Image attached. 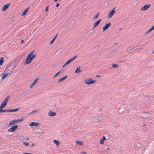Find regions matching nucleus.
I'll use <instances>...</instances> for the list:
<instances>
[{
	"label": "nucleus",
	"mask_w": 154,
	"mask_h": 154,
	"mask_svg": "<svg viewBox=\"0 0 154 154\" xmlns=\"http://www.w3.org/2000/svg\"><path fill=\"white\" fill-rule=\"evenodd\" d=\"M11 64H9L7 66L6 68L5 69L4 72H6V73H3L2 74V79H5L6 77H7L8 75L12 73L13 71L11 70L9 71V69L11 67Z\"/></svg>",
	"instance_id": "1"
},
{
	"label": "nucleus",
	"mask_w": 154,
	"mask_h": 154,
	"mask_svg": "<svg viewBox=\"0 0 154 154\" xmlns=\"http://www.w3.org/2000/svg\"><path fill=\"white\" fill-rule=\"evenodd\" d=\"M31 54H30V53L28 54V56H27V58L26 59V60L24 63L25 65L29 64L31 63L32 60H33L32 57V55H31Z\"/></svg>",
	"instance_id": "2"
},
{
	"label": "nucleus",
	"mask_w": 154,
	"mask_h": 154,
	"mask_svg": "<svg viewBox=\"0 0 154 154\" xmlns=\"http://www.w3.org/2000/svg\"><path fill=\"white\" fill-rule=\"evenodd\" d=\"M96 82V80H93L92 79L90 78H88L87 79H85V83L88 85L93 84Z\"/></svg>",
	"instance_id": "3"
},
{
	"label": "nucleus",
	"mask_w": 154,
	"mask_h": 154,
	"mask_svg": "<svg viewBox=\"0 0 154 154\" xmlns=\"http://www.w3.org/2000/svg\"><path fill=\"white\" fill-rule=\"evenodd\" d=\"M10 95L8 96L3 101H2L0 106L5 107L6 106V105L8 101H9V99H10Z\"/></svg>",
	"instance_id": "4"
},
{
	"label": "nucleus",
	"mask_w": 154,
	"mask_h": 154,
	"mask_svg": "<svg viewBox=\"0 0 154 154\" xmlns=\"http://www.w3.org/2000/svg\"><path fill=\"white\" fill-rule=\"evenodd\" d=\"M24 119V118H22L19 119L13 120L9 122V124L10 125H12L16 123L22 121Z\"/></svg>",
	"instance_id": "5"
},
{
	"label": "nucleus",
	"mask_w": 154,
	"mask_h": 154,
	"mask_svg": "<svg viewBox=\"0 0 154 154\" xmlns=\"http://www.w3.org/2000/svg\"><path fill=\"white\" fill-rule=\"evenodd\" d=\"M116 12L115 8H113L112 10L110 11L108 14V18L109 19L111 18Z\"/></svg>",
	"instance_id": "6"
},
{
	"label": "nucleus",
	"mask_w": 154,
	"mask_h": 154,
	"mask_svg": "<svg viewBox=\"0 0 154 154\" xmlns=\"http://www.w3.org/2000/svg\"><path fill=\"white\" fill-rule=\"evenodd\" d=\"M18 126L17 125H15L13 126L11 128L9 129L8 131V132H14L16 130Z\"/></svg>",
	"instance_id": "7"
},
{
	"label": "nucleus",
	"mask_w": 154,
	"mask_h": 154,
	"mask_svg": "<svg viewBox=\"0 0 154 154\" xmlns=\"http://www.w3.org/2000/svg\"><path fill=\"white\" fill-rule=\"evenodd\" d=\"M151 6L150 4H146L140 9L141 11H145L147 10Z\"/></svg>",
	"instance_id": "8"
},
{
	"label": "nucleus",
	"mask_w": 154,
	"mask_h": 154,
	"mask_svg": "<svg viewBox=\"0 0 154 154\" xmlns=\"http://www.w3.org/2000/svg\"><path fill=\"white\" fill-rule=\"evenodd\" d=\"M142 117L146 119H149L151 117V115L147 112H143L141 113Z\"/></svg>",
	"instance_id": "9"
},
{
	"label": "nucleus",
	"mask_w": 154,
	"mask_h": 154,
	"mask_svg": "<svg viewBox=\"0 0 154 154\" xmlns=\"http://www.w3.org/2000/svg\"><path fill=\"white\" fill-rule=\"evenodd\" d=\"M10 3H9L4 5L1 9L2 11H5L8 8L10 5Z\"/></svg>",
	"instance_id": "10"
},
{
	"label": "nucleus",
	"mask_w": 154,
	"mask_h": 154,
	"mask_svg": "<svg viewBox=\"0 0 154 154\" xmlns=\"http://www.w3.org/2000/svg\"><path fill=\"white\" fill-rule=\"evenodd\" d=\"M102 19H100L96 22H95L93 24V27L92 29H94L95 27H96L100 23V22L101 21Z\"/></svg>",
	"instance_id": "11"
},
{
	"label": "nucleus",
	"mask_w": 154,
	"mask_h": 154,
	"mask_svg": "<svg viewBox=\"0 0 154 154\" xmlns=\"http://www.w3.org/2000/svg\"><path fill=\"white\" fill-rule=\"evenodd\" d=\"M111 23L110 22L108 23H106V25L103 27V32L105 31L110 26Z\"/></svg>",
	"instance_id": "12"
},
{
	"label": "nucleus",
	"mask_w": 154,
	"mask_h": 154,
	"mask_svg": "<svg viewBox=\"0 0 154 154\" xmlns=\"http://www.w3.org/2000/svg\"><path fill=\"white\" fill-rule=\"evenodd\" d=\"M40 123L35 122H32L29 123V125L32 128H33L34 126H37Z\"/></svg>",
	"instance_id": "13"
},
{
	"label": "nucleus",
	"mask_w": 154,
	"mask_h": 154,
	"mask_svg": "<svg viewBox=\"0 0 154 154\" xmlns=\"http://www.w3.org/2000/svg\"><path fill=\"white\" fill-rule=\"evenodd\" d=\"M56 115V112H54L51 111H49L48 112V116L50 117L54 116Z\"/></svg>",
	"instance_id": "14"
},
{
	"label": "nucleus",
	"mask_w": 154,
	"mask_h": 154,
	"mask_svg": "<svg viewBox=\"0 0 154 154\" xmlns=\"http://www.w3.org/2000/svg\"><path fill=\"white\" fill-rule=\"evenodd\" d=\"M94 118L96 122L100 121L103 119V117L100 116H94Z\"/></svg>",
	"instance_id": "15"
},
{
	"label": "nucleus",
	"mask_w": 154,
	"mask_h": 154,
	"mask_svg": "<svg viewBox=\"0 0 154 154\" xmlns=\"http://www.w3.org/2000/svg\"><path fill=\"white\" fill-rule=\"evenodd\" d=\"M5 107L3 106H0V113L4 112H8V109H3V108H5Z\"/></svg>",
	"instance_id": "16"
},
{
	"label": "nucleus",
	"mask_w": 154,
	"mask_h": 154,
	"mask_svg": "<svg viewBox=\"0 0 154 154\" xmlns=\"http://www.w3.org/2000/svg\"><path fill=\"white\" fill-rule=\"evenodd\" d=\"M22 57L21 56H19L17 57L15 60V63H18L22 59Z\"/></svg>",
	"instance_id": "17"
},
{
	"label": "nucleus",
	"mask_w": 154,
	"mask_h": 154,
	"mask_svg": "<svg viewBox=\"0 0 154 154\" xmlns=\"http://www.w3.org/2000/svg\"><path fill=\"white\" fill-rule=\"evenodd\" d=\"M39 79V78H37L36 79H35L34 81L33 82V83L30 85V88H32L35 84V83L38 81Z\"/></svg>",
	"instance_id": "18"
},
{
	"label": "nucleus",
	"mask_w": 154,
	"mask_h": 154,
	"mask_svg": "<svg viewBox=\"0 0 154 154\" xmlns=\"http://www.w3.org/2000/svg\"><path fill=\"white\" fill-rule=\"evenodd\" d=\"M20 109L19 108L13 109H8V112H16Z\"/></svg>",
	"instance_id": "19"
},
{
	"label": "nucleus",
	"mask_w": 154,
	"mask_h": 154,
	"mask_svg": "<svg viewBox=\"0 0 154 154\" xmlns=\"http://www.w3.org/2000/svg\"><path fill=\"white\" fill-rule=\"evenodd\" d=\"M67 75H66L64 77H63L61 78H60L58 81L57 83L59 82H62V81L64 80L65 79H66L67 77Z\"/></svg>",
	"instance_id": "20"
},
{
	"label": "nucleus",
	"mask_w": 154,
	"mask_h": 154,
	"mask_svg": "<svg viewBox=\"0 0 154 154\" xmlns=\"http://www.w3.org/2000/svg\"><path fill=\"white\" fill-rule=\"evenodd\" d=\"M29 7L27 8L23 12L22 14H21V16H23L26 15V13L28 11Z\"/></svg>",
	"instance_id": "21"
},
{
	"label": "nucleus",
	"mask_w": 154,
	"mask_h": 154,
	"mask_svg": "<svg viewBox=\"0 0 154 154\" xmlns=\"http://www.w3.org/2000/svg\"><path fill=\"white\" fill-rule=\"evenodd\" d=\"M81 71V67H77L75 70V72L76 73H79Z\"/></svg>",
	"instance_id": "22"
},
{
	"label": "nucleus",
	"mask_w": 154,
	"mask_h": 154,
	"mask_svg": "<svg viewBox=\"0 0 154 154\" xmlns=\"http://www.w3.org/2000/svg\"><path fill=\"white\" fill-rule=\"evenodd\" d=\"M135 51V49L133 48H131V47L128 48L127 49V51L131 53Z\"/></svg>",
	"instance_id": "23"
},
{
	"label": "nucleus",
	"mask_w": 154,
	"mask_h": 154,
	"mask_svg": "<svg viewBox=\"0 0 154 154\" xmlns=\"http://www.w3.org/2000/svg\"><path fill=\"white\" fill-rule=\"evenodd\" d=\"M76 144L82 146L83 145V143L82 142L79 140H76Z\"/></svg>",
	"instance_id": "24"
},
{
	"label": "nucleus",
	"mask_w": 154,
	"mask_h": 154,
	"mask_svg": "<svg viewBox=\"0 0 154 154\" xmlns=\"http://www.w3.org/2000/svg\"><path fill=\"white\" fill-rule=\"evenodd\" d=\"M34 51V50H33L32 52L30 53V54H31L32 55V57L33 60L37 56V55L36 54H33Z\"/></svg>",
	"instance_id": "25"
},
{
	"label": "nucleus",
	"mask_w": 154,
	"mask_h": 154,
	"mask_svg": "<svg viewBox=\"0 0 154 154\" xmlns=\"http://www.w3.org/2000/svg\"><path fill=\"white\" fill-rule=\"evenodd\" d=\"M54 143L56 144L57 146L59 145L60 144V142L57 140H54Z\"/></svg>",
	"instance_id": "26"
},
{
	"label": "nucleus",
	"mask_w": 154,
	"mask_h": 154,
	"mask_svg": "<svg viewBox=\"0 0 154 154\" xmlns=\"http://www.w3.org/2000/svg\"><path fill=\"white\" fill-rule=\"evenodd\" d=\"M4 62V57H2L0 59V66H1L2 65Z\"/></svg>",
	"instance_id": "27"
},
{
	"label": "nucleus",
	"mask_w": 154,
	"mask_h": 154,
	"mask_svg": "<svg viewBox=\"0 0 154 154\" xmlns=\"http://www.w3.org/2000/svg\"><path fill=\"white\" fill-rule=\"evenodd\" d=\"M135 147H137V148H139L141 147V144L139 143H137L135 146Z\"/></svg>",
	"instance_id": "28"
},
{
	"label": "nucleus",
	"mask_w": 154,
	"mask_h": 154,
	"mask_svg": "<svg viewBox=\"0 0 154 154\" xmlns=\"http://www.w3.org/2000/svg\"><path fill=\"white\" fill-rule=\"evenodd\" d=\"M112 66L113 68H117L118 67L119 65L117 64H113L112 65Z\"/></svg>",
	"instance_id": "29"
},
{
	"label": "nucleus",
	"mask_w": 154,
	"mask_h": 154,
	"mask_svg": "<svg viewBox=\"0 0 154 154\" xmlns=\"http://www.w3.org/2000/svg\"><path fill=\"white\" fill-rule=\"evenodd\" d=\"M100 14V12H98L94 17L93 19H95L97 18L99 16Z\"/></svg>",
	"instance_id": "30"
},
{
	"label": "nucleus",
	"mask_w": 154,
	"mask_h": 154,
	"mask_svg": "<svg viewBox=\"0 0 154 154\" xmlns=\"http://www.w3.org/2000/svg\"><path fill=\"white\" fill-rule=\"evenodd\" d=\"M64 72V71L63 70H61L60 71L58 72L55 74V76H57L59 74H60V73H63Z\"/></svg>",
	"instance_id": "31"
},
{
	"label": "nucleus",
	"mask_w": 154,
	"mask_h": 154,
	"mask_svg": "<svg viewBox=\"0 0 154 154\" xmlns=\"http://www.w3.org/2000/svg\"><path fill=\"white\" fill-rule=\"evenodd\" d=\"M72 60H71V59H70L69 60H68L67 61L66 63V64L67 65L69 64L71 62H72Z\"/></svg>",
	"instance_id": "32"
},
{
	"label": "nucleus",
	"mask_w": 154,
	"mask_h": 154,
	"mask_svg": "<svg viewBox=\"0 0 154 154\" xmlns=\"http://www.w3.org/2000/svg\"><path fill=\"white\" fill-rule=\"evenodd\" d=\"M55 38H53V39L50 42V45H51L52 44H53V42H54V40H55Z\"/></svg>",
	"instance_id": "33"
},
{
	"label": "nucleus",
	"mask_w": 154,
	"mask_h": 154,
	"mask_svg": "<svg viewBox=\"0 0 154 154\" xmlns=\"http://www.w3.org/2000/svg\"><path fill=\"white\" fill-rule=\"evenodd\" d=\"M23 145L26 146H28L29 145V143L27 142H24L23 143Z\"/></svg>",
	"instance_id": "34"
},
{
	"label": "nucleus",
	"mask_w": 154,
	"mask_h": 154,
	"mask_svg": "<svg viewBox=\"0 0 154 154\" xmlns=\"http://www.w3.org/2000/svg\"><path fill=\"white\" fill-rule=\"evenodd\" d=\"M104 140L102 139L100 140V143L101 144H103L104 143Z\"/></svg>",
	"instance_id": "35"
},
{
	"label": "nucleus",
	"mask_w": 154,
	"mask_h": 154,
	"mask_svg": "<svg viewBox=\"0 0 154 154\" xmlns=\"http://www.w3.org/2000/svg\"><path fill=\"white\" fill-rule=\"evenodd\" d=\"M77 57V55H76V56L70 58L71 60H72V61H73Z\"/></svg>",
	"instance_id": "36"
},
{
	"label": "nucleus",
	"mask_w": 154,
	"mask_h": 154,
	"mask_svg": "<svg viewBox=\"0 0 154 154\" xmlns=\"http://www.w3.org/2000/svg\"><path fill=\"white\" fill-rule=\"evenodd\" d=\"M77 57V55H76V56L70 58L71 60H72V61H73Z\"/></svg>",
	"instance_id": "37"
},
{
	"label": "nucleus",
	"mask_w": 154,
	"mask_h": 154,
	"mask_svg": "<svg viewBox=\"0 0 154 154\" xmlns=\"http://www.w3.org/2000/svg\"><path fill=\"white\" fill-rule=\"evenodd\" d=\"M48 11V6H47L45 9V11L46 12L47 11Z\"/></svg>",
	"instance_id": "38"
},
{
	"label": "nucleus",
	"mask_w": 154,
	"mask_h": 154,
	"mask_svg": "<svg viewBox=\"0 0 154 154\" xmlns=\"http://www.w3.org/2000/svg\"><path fill=\"white\" fill-rule=\"evenodd\" d=\"M153 30L151 28H150L147 31V33H149V32Z\"/></svg>",
	"instance_id": "39"
},
{
	"label": "nucleus",
	"mask_w": 154,
	"mask_h": 154,
	"mask_svg": "<svg viewBox=\"0 0 154 154\" xmlns=\"http://www.w3.org/2000/svg\"><path fill=\"white\" fill-rule=\"evenodd\" d=\"M59 5H60V4L59 3H57L56 4L55 7H56L57 8L59 6Z\"/></svg>",
	"instance_id": "40"
},
{
	"label": "nucleus",
	"mask_w": 154,
	"mask_h": 154,
	"mask_svg": "<svg viewBox=\"0 0 154 154\" xmlns=\"http://www.w3.org/2000/svg\"><path fill=\"white\" fill-rule=\"evenodd\" d=\"M102 139H103L104 141V140L106 139V138L105 136H103Z\"/></svg>",
	"instance_id": "41"
},
{
	"label": "nucleus",
	"mask_w": 154,
	"mask_h": 154,
	"mask_svg": "<svg viewBox=\"0 0 154 154\" xmlns=\"http://www.w3.org/2000/svg\"><path fill=\"white\" fill-rule=\"evenodd\" d=\"M37 110H34L33 111H32L31 113V114H32L33 113H34V112H37Z\"/></svg>",
	"instance_id": "42"
},
{
	"label": "nucleus",
	"mask_w": 154,
	"mask_h": 154,
	"mask_svg": "<svg viewBox=\"0 0 154 154\" xmlns=\"http://www.w3.org/2000/svg\"><path fill=\"white\" fill-rule=\"evenodd\" d=\"M27 93H26L25 92H24L23 94V97H24L25 95H26V94Z\"/></svg>",
	"instance_id": "43"
},
{
	"label": "nucleus",
	"mask_w": 154,
	"mask_h": 154,
	"mask_svg": "<svg viewBox=\"0 0 154 154\" xmlns=\"http://www.w3.org/2000/svg\"><path fill=\"white\" fill-rule=\"evenodd\" d=\"M153 30L154 29V25L151 28Z\"/></svg>",
	"instance_id": "44"
},
{
	"label": "nucleus",
	"mask_w": 154,
	"mask_h": 154,
	"mask_svg": "<svg viewBox=\"0 0 154 154\" xmlns=\"http://www.w3.org/2000/svg\"><path fill=\"white\" fill-rule=\"evenodd\" d=\"M23 154H31L30 153L25 152V153H23Z\"/></svg>",
	"instance_id": "45"
},
{
	"label": "nucleus",
	"mask_w": 154,
	"mask_h": 154,
	"mask_svg": "<svg viewBox=\"0 0 154 154\" xmlns=\"http://www.w3.org/2000/svg\"><path fill=\"white\" fill-rule=\"evenodd\" d=\"M102 108H100L98 109V111H102Z\"/></svg>",
	"instance_id": "46"
},
{
	"label": "nucleus",
	"mask_w": 154,
	"mask_h": 154,
	"mask_svg": "<svg viewBox=\"0 0 154 154\" xmlns=\"http://www.w3.org/2000/svg\"><path fill=\"white\" fill-rule=\"evenodd\" d=\"M24 42V41L23 40H21V43L23 44Z\"/></svg>",
	"instance_id": "47"
},
{
	"label": "nucleus",
	"mask_w": 154,
	"mask_h": 154,
	"mask_svg": "<svg viewBox=\"0 0 154 154\" xmlns=\"http://www.w3.org/2000/svg\"><path fill=\"white\" fill-rule=\"evenodd\" d=\"M67 65L66 64V63H65L64 65L63 66V67H64L65 66H66Z\"/></svg>",
	"instance_id": "48"
},
{
	"label": "nucleus",
	"mask_w": 154,
	"mask_h": 154,
	"mask_svg": "<svg viewBox=\"0 0 154 154\" xmlns=\"http://www.w3.org/2000/svg\"><path fill=\"white\" fill-rule=\"evenodd\" d=\"M143 95L144 96H146V97H147V96H146V94L145 93H143Z\"/></svg>",
	"instance_id": "49"
},
{
	"label": "nucleus",
	"mask_w": 154,
	"mask_h": 154,
	"mask_svg": "<svg viewBox=\"0 0 154 154\" xmlns=\"http://www.w3.org/2000/svg\"><path fill=\"white\" fill-rule=\"evenodd\" d=\"M82 153H84V154H87V152H84V151H82Z\"/></svg>",
	"instance_id": "50"
},
{
	"label": "nucleus",
	"mask_w": 154,
	"mask_h": 154,
	"mask_svg": "<svg viewBox=\"0 0 154 154\" xmlns=\"http://www.w3.org/2000/svg\"><path fill=\"white\" fill-rule=\"evenodd\" d=\"M34 146H35V144L34 143H32V145H31L30 146V147Z\"/></svg>",
	"instance_id": "51"
},
{
	"label": "nucleus",
	"mask_w": 154,
	"mask_h": 154,
	"mask_svg": "<svg viewBox=\"0 0 154 154\" xmlns=\"http://www.w3.org/2000/svg\"><path fill=\"white\" fill-rule=\"evenodd\" d=\"M58 34H57L54 37V38H55V39H56V38H57V35Z\"/></svg>",
	"instance_id": "52"
},
{
	"label": "nucleus",
	"mask_w": 154,
	"mask_h": 154,
	"mask_svg": "<svg viewBox=\"0 0 154 154\" xmlns=\"http://www.w3.org/2000/svg\"><path fill=\"white\" fill-rule=\"evenodd\" d=\"M96 77H100V75H97L96 76Z\"/></svg>",
	"instance_id": "53"
},
{
	"label": "nucleus",
	"mask_w": 154,
	"mask_h": 154,
	"mask_svg": "<svg viewBox=\"0 0 154 154\" xmlns=\"http://www.w3.org/2000/svg\"><path fill=\"white\" fill-rule=\"evenodd\" d=\"M2 80H1L0 81V84L2 83Z\"/></svg>",
	"instance_id": "54"
},
{
	"label": "nucleus",
	"mask_w": 154,
	"mask_h": 154,
	"mask_svg": "<svg viewBox=\"0 0 154 154\" xmlns=\"http://www.w3.org/2000/svg\"><path fill=\"white\" fill-rule=\"evenodd\" d=\"M152 54H154V50H153L152 51Z\"/></svg>",
	"instance_id": "55"
},
{
	"label": "nucleus",
	"mask_w": 154,
	"mask_h": 154,
	"mask_svg": "<svg viewBox=\"0 0 154 154\" xmlns=\"http://www.w3.org/2000/svg\"><path fill=\"white\" fill-rule=\"evenodd\" d=\"M146 124H144V125H143V127L145 126H146Z\"/></svg>",
	"instance_id": "56"
},
{
	"label": "nucleus",
	"mask_w": 154,
	"mask_h": 154,
	"mask_svg": "<svg viewBox=\"0 0 154 154\" xmlns=\"http://www.w3.org/2000/svg\"><path fill=\"white\" fill-rule=\"evenodd\" d=\"M109 149V147L107 148H106V149H107V150H108V149Z\"/></svg>",
	"instance_id": "57"
},
{
	"label": "nucleus",
	"mask_w": 154,
	"mask_h": 154,
	"mask_svg": "<svg viewBox=\"0 0 154 154\" xmlns=\"http://www.w3.org/2000/svg\"><path fill=\"white\" fill-rule=\"evenodd\" d=\"M147 33V32L145 33V35H146L148 33Z\"/></svg>",
	"instance_id": "58"
},
{
	"label": "nucleus",
	"mask_w": 154,
	"mask_h": 154,
	"mask_svg": "<svg viewBox=\"0 0 154 154\" xmlns=\"http://www.w3.org/2000/svg\"><path fill=\"white\" fill-rule=\"evenodd\" d=\"M26 139L27 140H29V138H26Z\"/></svg>",
	"instance_id": "59"
},
{
	"label": "nucleus",
	"mask_w": 154,
	"mask_h": 154,
	"mask_svg": "<svg viewBox=\"0 0 154 154\" xmlns=\"http://www.w3.org/2000/svg\"><path fill=\"white\" fill-rule=\"evenodd\" d=\"M56 76H55H55L53 77V78H55Z\"/></svg>",
	"instance_id": "60"
},
{
	"label": "nucleus",
	"mask_w": 154,
	"mask_h": 154,
	"mask_svg": "<svg viewBox=\"0 0 154 154\" xmlns=\"http://www.w3.org/2000/svg\"><path fill=\"white\" fill-rule=\"evenodd\" d=\"M121 29H121V28L120 29H119V31H120V30H121Z\"/></svg>",
	"instance_id": "61"
},
{
	"label": "nucleus",
	"mask_w": 154,
	"mask_h": 154,
	"mask_svg": "<svg viewBox=\"0 0 154 154\" xmlns=\"http://www.w3.org/2000/svg\"><path fill=\"white\" fill-rule=\"evenodd\" d=\"M97 48V46H96V48Z\"/></svg>",
	"instance_id": "62"
},
{
	"label": "nucleus",
	"mask_w": 154,
	"mask_h": 154,
	"mask_svg": "<svg viewBox=\"0 0 154 154\" xmlns=\"http://www.w3.org/2000/svg\"><path fill=\"white\" fill-rule=\"evenodd\" d=\"M8 124V123L7 122V123L5 124V125H7V124Z\"/></svg>",
	"instance_id": "63"
},
{
	"label": "nucleus",
	"mask_w": 154,
	"mask_h": 154,
	"mask_svg": "<svg viewBox=\"0 0 154 154\" xmlns=\"http://www.w3.org/2000/svg\"><path fill=\"white\" fill-rule=\"evenodd\" d=\"M121 150H120V151H120V152H121Z\"/></svg>",
	"instance_id": "64"
}]
</instances>
